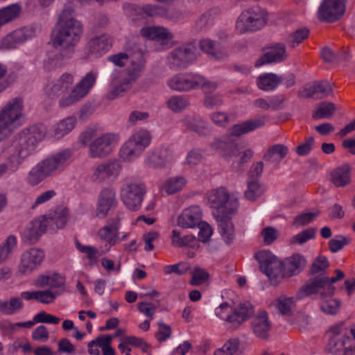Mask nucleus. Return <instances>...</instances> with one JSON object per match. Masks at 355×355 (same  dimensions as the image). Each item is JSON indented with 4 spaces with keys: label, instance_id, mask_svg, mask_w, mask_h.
<instances>
[{
    "label": "nucleus",
    "instance_id": "f257e3e1",
    "mask_svg": "<svg viewBox=\"0 0 355 355\" xmlns=\"http://www.w3.org/2000/svg\"><path fill=\"white\" fill-rule=\"evenodd\" d=\"M73 11L71 5L67 6L62 10L51 36L54 47L66 49L73 46L78 42L82 33V26L74 19Z\"/></svg>",
    "mask_w": 355,
    "mask_h": 355
},
{
    "label": "nucleus",
    "instance_id": "f03ea898",
    "mask_svg": "<svg viewBox=\"0 0 355 355\" xmlns=\"http://www.w3.org/2000/svg\"><path fill=\"white\" fill-rule=\"evenodd\" d=\"M265 119L266 118L264 116H262L233 125L230 129L229 135L222 138L214 139L211 144V148L218 151L225 157L236 156L238 153L239 149L237 148V144L232 137H239L243 134L263 126L265 124Z\"/></svg>",
    "mask_w": 355,
    "mask_h": 355
},
{
    "label": "nucleus",
    "instance_id": "7ed1b4c3",
    "mask_svg": "<svg viewBox=\"0 0 355 355\" xmlns=\"http://www.w3.org/2000/svg\"><path fill=\"white\" fill-rule=\"evenodd\" d=\"M24 103L17 97L9 101L0 110V140L9 137L24 122Z\"/></svg>",
    "mask_w": 355,
    "mask_h": 355
},
{
    "label": "nucleus",
    "instance_id": "20e7f679",
    "mask_svg": "<svg viewBox=\"0 0 355 355\" xmlns=\"http://www.w3.org/2000/svg\"><path fill=\"white\" fill-rule=\"evenodd\" d=\"M210 207L214 210V215H233L239 207L237 198L230 194L225 187H219L211 191L207 194Z\"/></svg>",
    "mask_w": 355,
    "mask_h": 355
},
{
    "label": "nucleus",
    "instance_id": "39448f33",
    "mask_svg": "<svg viewBox=\"0 0 355 355\" xmlns=\"http://www.w3.org/2000/svg\"><path fill=\"white\" fill-rule=\"evenodd\" d=\"M261 270L266 274L272 284H277L286 277L284 263L269 250H263L255 254Z\"/></svg>",
    "mask_w": 355,
    "mask_h": 355
},
{
    "label": "nucleus",
    "instance_id": "423d86ee",
    "mask_svg": "<svg viewBox=\"0 0 355 355\" xmlns=\"http://www.w3.org/2000/svg\"><path fill=\"white\" fill-rule=\"evenodd\" d=\"M266 21V13L260 8H250L241 13L236 24V30L241 34L254 32L261 28Z\"/></svg>",
    "mask_w": 355,
    "mask_h": 355
},
{
    "label": "nucleus",
    "instance_id": "0eeeda50",
    "mask_svg": "<svg viewBox=\"0 0 355 355\" xmlns=\"http://www.w3.org/2000/svg\"><path fill=\"white\" fill-rule=\"evenodd\" d=\"M151 136L148 131L140 130L134 133L121 150V157L128 161L137 157L150 144Z\"/></svg>",
    "mask_w": 355,
    "mask_h": 355
},
{
    "label": "nucleus",
    "instance_id": "6e6552de",
    "mask_svg": "<svg viewBox=\"0 0 355 355\" xmlns=\"http://www.w3.org/2000/svg\"><path fill=\"white\" fill-rule=\"evenodd\" d=\"M197 48L194 42L186 43L175 48L167 57L168 64L171 69H184L197 59Z\"/></svg>",
    "mask_w": 355,
    "mask_h": 355
},
{
    "label": "nucleus",
    "instance_id": "1a4fd4ad",
    "mask_svg": "<svg viewBox=\"0 0 355 355\" xmlns=\"http://www.w3.org/2000/svg\"><path fill=\"white\" fill-rule=\"evenodd\" d=\"M327 279L324 274H320L315 277L309 279L297 292V297L302 299L304 297L318 294L320 299L331 297L330 291L331 288H328Z\"/></svg>",
    "mask_w": 355,
    "mask_h": 355
},
{
    "label": "nucleus",
    "instance_id": "9d476101",
    "mask_svg": "<svg viewBox=\"0 0 355 355\" xmlns=\"http://www.w3.org/2000/svg\"><path fill=\"white\" fill-rule=\"evenodd\" d=\"M347 0H323L318 11L320 20L329 23L340 19L345 12Z\"/></svg>",
    "mask_w": 355,
    "mask_h": 355
},
{
    "label": "nucleus",
    "instance_id": "9b49d317",
    "mask_svg": "<svg viewBox=\"0 0 355 355\" xmlns=\"http://www.w3.org/2000/svg\"><path fill=\"white\" fill-rule=\"evenodd\" d=\"M145 193L143 184L129 183L121 189V199L129 209L135 211L140 207Z\"/></svg>",
    "mask_w": 355,
    "mask_h": 355
},
{
    "label": "nucleus",
    "instance_id": "f8f14e48",
    "mask_svg": "<svg viewBox=\"0 0 355 355\" xmlns=\"http://www.w3.org/2000/svg\"><path fill=\"white\" fill-rule=\"evenodd\" d=\"M300 98H323L333 95V88L327 81H316L311 85H307L298 92Z\"/></svg>",
    "mask_w": 355,
    "mask_h": 355
},
{
    "label": "nucleus",
    "instance_id": "ddd939ff",
    "mask_svg": "<svg viewBox=\"0 0 355 355\" xmlns=\"http://www.w3.org/2000/svg\"><path fill=\"white\" fill-rule=\"evenodd\" d=\"M266 51L256 61L254 65L258 67L273 62H281L288 56L286 45L284 43H275L266 47Z\"/></svg>",
    "mask_w": 355,
    "mask_h": 355
},
{
    "label": "nucleus",
    "instance_id": "4468645a",
    "mask_svg": "<svg viewBox=\"0 0 355 355\" xmlns=\"http://www.w3.org/2000/svg\"><path fill=\"white\" fill-rule=\"evenodd\" d=\"M202 221V211L199 206L184 209L177 218V225L184 229L194 228Z\"/></svg>",
    "mask_w": 355,
    "mask_h": 355
},
{
    "label": "nucleus",
    "instance_id": "2eb2a0df",
    "mask_svg": "<svg viewBox=\"0 0 355 355\" xmlns=\"http://www.w3.org/2000/svg\"><path fill=\"white\" fill-rule=\"evenodd\" d=\"M69 157L70 153L63 151L46 157L39 162L38 164L40 166L46 177H49L62 168Z\"/></svg>",
    "mask_w": 355,
    "mask_h": 355
},
{
    "label": "nucleus",
    "instance_id": "dca6fc26",
    "mask_svg": "<svg viewBox=\"0 0 355 355\" xmlns=\"http://www.w3.org/2000/svg\"><path fill=\"white\" fill-rule=\"evenodd\" d=\"M48 224L49 219L44 216L33 220L31 226L23 233V241L28 245L35 244L42 234L46 232Z\"/></svg>",
    "mask_w": 355,
    "mask_h": 355
},
{
    "label": "nucleus",
    "instance_id": "f3484780",
    "mask_svg": "<svg viewBox=\"0 0 355 355\" xmlns=\"http://www.w3.org/2000/svg\"><path fill=\"white\" fill-rule=\"evenodd\" d=\"M44 257V253L40 249L31 248L25 252L21 257L20 272L23 274L30 273L40 265Z\"/></svg>",
    "mask_w": 355,
    "mask_h": 355
},
{
    "label": "nucleus",
    "instance_id": "a211bd4d",
    "mask_svg": "<svg viewBox=\"0 0 355 355\" xmlns=\"http://www.w3.org/2000/svg\"><path fill=\"white\" fill-rule=\"evenodd\" d=\"M114 137L110 134L103 135L95 139L89 144V155L92 157H103L112 150L111 144Z\"/></svg>",
    "mask_w": 355,
    "mask_h": 355
},
{
    "label": "nucleus",
    "instance_id": "6ab92c4d",
    "mask_svg": "<svg viewBox=\"0 0 355 355\" xmlns=\"http://www.w3.org/2000/svg\"><path fill=\"white\" fill-rule=\"evenodd\" d=\"M251 327L253 334L259 338L267 340L269 337V331L271 329V323L268 320V313L261 311L252 320Z\"/></svg>",
    "mask_w": 355,
    "mask_h": 355
},
{
    "label": "nucleus",
    "instance_id": "aec40b11",
    "mask_svg": "<svg viewBox=\"0 0 355 355\" xmlns=\"http://www.w3.org/2000/svg\"><path fill=\"white\" fill-rule=\"evenodd\" d=\"M37 144L29 137H26L20 132L16 137L15 148L17 162L20 164L25 158L31 155L35 150Z\"/></svg>",
    "mask_w": 355,
    "mask_h": 355
},
{
    "label": "nucleus",
    "instance_id": "412c9836",
    "mask_svg": "<svg viewBox=\"0 0 355 355\" xmlns=\"http://www.w3.org/2000/svg\"><path fill=\"white\" fill-rule=\"evenodd\" d=\"M115 192L110 188L103 189L98 197L96 214L98 216L104 218L107 216L109 210L116 205Z\"/></svg>",
    "mask_w": 355,
    "mask_h": 355
},
{
    "label": "nucleus",
    "instance_id": "4be33fe9",
    "mask_svg": "<svg viewBox=\"0 0 355 355\" xmlns=\"http://www.w3.org/2000/svg\"><path fill=\"white\" fill-rule=\"evenodd\" d=\"M351 166L344 164L330 172L329 181L336 187H345L351 182Z\"/></svg>",
    "mask_w": 355,
    "mask_h": 355
},
{
    "label": "nucleus",
    "instance_id": "5701e85b",
    "mask_svg": "<svg viewBox=\"0 0 355 355\" xmlns=\"http://www.w3.org/2000/svg\"><path fill=\"white\" fill-rule=\"evenodd\" d=\"M232 215L217 214L216 219L218 223L220 234L225 243L230 245L235 239L234 227L230 220Z\"/></svg>",
    "mask_w": 355,
    "mask_h": 355
},
{
    "label": "nucleus",
    "instance_id": "b1692460",
    "mask_svg": "<svg viewBox=\"0 0 355 355\" xmlns=\"http://www.w3.org/2000/svg\"><path fill=\"white\" fill-rule=\"evenodd\" d=\"M120 170L121 165L117 161L105 162L96 166L93 178L101 182L110 177L118 175Z\"/></svg>",
    "mask_w": 355,
    "mask_h": 355
},
{
    "label": "nucleus",
    "instance_id": "393cba45",
    "mask_svg": "<svg viewBox=\"0 0 355 355\" xmlns=\"http://www.w3.org/2000/svg\"><path fill=\"white\" fill-rule=\"evenodd\" d=\"M196 76H191L187 74H181L173 77L168 81V86L177 91H188L196 89Z\"/></svg>",
    "mask_w": 355,
    "mask_h": 355
},
{
    "label": "nucleus",
    "instance_id": "a878e982",
    "mask_svg": "<svg viewBox=\"0 0 355 355\" xmlns=\"http://www.w3.org/2000/svg\"><path fill=\"white\" fill-rule=\"evenodd\" d=\"M28 28H23L6 35L1 42V48L10 49L17 47L18 44L24 42L30 37L28 34Z\"/></svg>",
    "mask_w": 355,
    "mask_h": 355
},
{
    "label": "nucleus",
    "instance_id": "bb28decb",
    "mask_svg": "<svg viewBox=\"0 0 355 355\" xmlns=\"http://www.w3.org/2000/svg\"><path fill=\"white\" fill-rule=\"evenodd\" d=\"M284 263L286 277H290L299 274L305 267L306 261L303 256L296 254L286 259Z\"/></svg>",
    "mask_w": 355,
    "mask_h": 355
},
{
    "label": "nucleus",
    "instance_id": "cd10ccee",
    "mask_svg": "<svg viewBox=\"0 0 355 355\" xmlns=\"http://www.w3.org/2000/svg\"><path fill=\"white\" fill-rule=\"evenodd\" d=\"M140 34L146 39L157 41L171 40L173 37L166 28L160 26L143 28Z\"/></svg>",
    "mask_w": 355,
    "mask_h": 355
},
{
    "label": "nucleus",
    "instance_id": "c85d7f7f",
    "mask_svg": "<svg viewBox=\"0 0 355 355\" xmlns=\"http://www.w3.org/2000/svg\"><path fill=\"white\" fill-rule=\"evenodd\" d=\"M288 153L286 146L278 144L270 146L263 156V159L270 163L279 164L281 160L285 158Z\"/></svg>",
    "mask_w": 355,
    "mask_h": 355
},
{
    "label": "nucleus",
    "instance_id": "c756f323",
    "mask_svg": "<svg viewBox=\"0 0 355 355\" xmlns=\"http://www.w3.org/2000/svg\"><path fill=\"white\" fill-rule=\"evenodd\" d=\"M169 155L167 147L159 146L155 148L147 157L146 164L152 167H161L165 165Z\"/></svg>",
    "mask_w": 355,
    "mask_h": 355
},
{
    "label": "nucleus",
    "instance_id": "7c9ffc66",
    "mask_svg": "<svg viewBox=\"0 0 355 355\" xmlns=\"http://www.w3.org/2000/svg\"><path fill=\"white\" fill-rule=\"evenodd\" d=\"M283 78L273 73H266L259 76L257 80L258 87L263 91L275 89L282 83Z\"/></svg>",
    "mask_w": 355,
    "mask_h": 355
},
{
    "label": "nucleus",
    "instance_id": "2f4dec72",
    "mask_svg": "<svg viewBox=\"0 0 355 355\" xmlns=\"http://www.w3.org/2000/svg\"><path fill=\"white\" fill-rule=\"evenodd\" d=\"M349 337L342 338L331 336L327 344L326 350L329 355H345L346 349V342L350 341Z\"/></svg>",
    "mask_w": 355,
    "mask_h": 355
},
{
    "label": "nucleus",
    "instance_id": "473e14b6",
    "mask_svg": "<svg viewBox=\"0 0 355 355\" xmlns=\"http://www.w3.org/2000/svg\"><path fill=\"white\" fill-rule=\"evenodd\" d=\"M38 287L60 288L64 285V279L57 273L40 275L35 282Z\"/></svg>",
    "mask_w": 355,
    "mask_h": 355
},
{
    "label": "nucleus",
    "instance_id": "72a5a7b5",
    "mask_svg": "<svg viewBox=\"0 0 355 355\" xmlns=\"http://www.w3.org/2000/svg\"><path fill=\"white\" fill-rule=\"evenodd\" d=\"M98 235L102 241L106 242L104 247L101 248V254H105L108 252L112 246L118 241V232L104 226L99 230Z\"/></svg>",
    "mask_w": 355,
    "mask_h": 355
},
{
    "label": "nucleus",
    "instance_id": "f704fd0d",
    "mask_svg": "<svg viewBox=\"0 0 355 355\" xmlns=\"http://www.w3.org/2000/svg\"><path fill=\"white\" fill-rule=\"evenodd\" d=\"M21 11L18 4H12L0 9V28L17 18Z\"/></svg>",
    "mask_w": 355,
    "mask_h": 355
},
{
    "label": "nucleus",
    "instance_id": "c9c22d12",
    "mask_svg": "<svg viewBox=\"0 0 355 355\" xmlns=\"http://www.w3.org/2000/svg\"><path fill=\"white\" fill-rule=\"evenodd\" d=\"M196 242V237L192 234L181 236L180 231L173 230L171 235V244L176 248H193Z\"/></svg>",
    "mask_w": 355,
    "mask_h": 355
},
{
    "label": "nucleus",
    "instance_id": "e433bc0d",
    "mask_svg": "<svg viewBox=\"0 0 355 355\" xmlns=\"http://www.w3.org/2000/svg\"><path fill=\"white\" fill-rule=\"evenodd\" d=\"M96 81V75L89 72L83 78L81 81L73 88V92L78 97H84Z\"/></svg>",
    "mask_w": 355,
    "mask_h": 355
},
{
    "label": "nucleus",
    "instance_id": "4c0bfd02",
    "mask_svg": "<svg viewBox=\"0 0 355 355\" xmlns=\"http://www.w3.org/2000/svg\"><path fill=\"white\" fill-rule=\"evenodd\" d=\"M200 46L202 51L210 54L215 59H222L227 55L220 50L219 44L213 40H202L200 41Z\"/></svg>",
    "mask_w": 355,
    "mask_h": 355
},
{
    "label": "nucleus",
    "instance_id": "58836bf2",
    "mask_svg": "<svg viewBox=\"0 0 355 355\" xmlns=\"http://www.w3.org/2000/svg\"><path fill=\"white\" fill-rule=\"evenodd\" d=\"M136 78L130 75L127 78H124L119 85H116L107 94V98L113 100L120 96L122 93L128 91L135 82Z\"/></svg>",
    "mask_w": 355,
    "mask_h": 355
},
{
    "label": "nucleus",
    "instance_id": "ea45409f",
    "mask_svg": "<svg viewBox=\"0 0 355 355\" xmlns=\"http://www.w3.org/2000/svg\"><path fill=\"white\" fill-rule=\"evenodd\" d=\"M73 83L72 75L63 74L52 86L51 92L55 95H61L67 92Z\"/></svg>",
    "mask_w": 355,
    "mask_h": 355
},
{
    "label": "nucleus",
    "instance_id": "a19ab883",
    "mask_svg": "<svg viewBox=\"0 0 355 355\" xmlns=\"http://www.w3.org/2000/svg\"><path fill=\"white\" fill-rule=\"evenodd\" d=\"M275 306L281 315L290 316L295 307V302L293 297L281 295L275 300Z\"/></svg>",
    "mask_w": 355,
    "mask_h": 355
},
{
    "label": "nucleus",
    "instance_id": "79ce46f5",
    "mask_svg": "<svg viewBox=\"0 0 355 355\" xmlns=\"http://www.w3.org/2000/svg\"><path fill=\"white\" fill-rule=\"evenodd\" d=\"M336 110L335 105L331 102H321L318 108L313 113V118L318 119H329L331 118Z\"/></svg>",
    "mask_w": 355,
    "mask_h": 355
},
{
    "label": "nucleus",
    "instance_id": "37998d69",
    "mask_svg": "<svg viewBox=\"0 0 355 355\" xmlns=\"http://www.w3.org/2000/svg\"><path fill=\"white\" fill-rule=\"evenodd\" d=\"M111 46V42L106 35H101L91 40L89 42V47L92 53L103 52Z\"/></svg>",
    "mask_w": 355,
    "mask_h": 355
},
{
    "label": "nucleus",
    "instance_id": "c03bdc74",
    "mask_svg": "<svg viewBox=\"0 0 355 355\" xmlns=\"http://www.w3.org/2000/svg\"><path fill=\"white\" fill-rule=\"evenodd\" d=\"M26 137L37 144L46 135V128L42 125H34L21 132Z\"/></svg>",
    "mask_w": 355,
    "mask_h": 355
},
{
    "label": "nucleus",
    "instance_id": "a18cd8bd",
    "mask_svg": "<svg viewBox=\"0 0 355 355\" xmlns=\"http://www.w3.org/2000/svg\"><path fill=\"white\" fill-rule=\"evenodd\" d=\"M186 180L182 177H173L168 179L162 185L164 189L168 194H173L180 191L185 185Z\"/></svg>",
    "mask_w": 355,
    "mask_h": 355
},
{
    "label": "nucleus",
    "instance_id": "49530a36",
    "mask_svg": "<svg viewBox=\"0 0 355 355\" xmlns=\"http://www.w3.org/2000/svg\"><path fill=\"white\" fill-rule=\"evenodd\" d=\"M187 129L196 132L200 135H205L208 132V127L205 121L200 118H190L186 120Z\"/></svg>",
    "mask_w": 355,
    "mask_h": 355
},
{
    "label": "nucleus",
    "instance_id": "de8ad7c7",
    "mask_svg": "<svg viewBox=\"0 0 355 355\" xmlns=\"http://www.w3.org/2000/svg\"><path fill=\"white\" fill-rule=\"evenodd\" d=\"M76 118L67 117L60 121L55 128V135L58 137H62L70 132L75 126Z\"/></svg>",
    "mask_w": 355,
    "mask_h": 355
},
{
    "label": "nucleus",
    "instance_id": "09e8293b",
    "mask_svg": "<svg viewBox=\"0 0 355 355\" xmlns=\"http://www.w3.org/2000/svg\"><path fill=\"white\" fill-rule=\"evenodd\" d=\"M217 87V83L211 81L203 76H196V89H201L205 96L214 94Z\"/></svg>",
    "mask_w": 355,
    "mask_h": 355
},
{
    "label": "nucleus",
    "instance_id": "8fccbe9b",
    "mask_svg": "<svg viewBox=\"0 0 355 355\" xmlns=\"http://www.w3.org/2000/svg\"><path fill=\"white\" fill-rule=\"evenodd\" d=\"M329 267V262L325 257H318L315 258L309 270L311 275L324 274Z\"/></svg>",
    "mask_w": 355,
    "mask_h": 355
},
{
    "label": "nucleus",
    "instance_id": "3c124183",
    "mask_svg": "<svg viewBox=\"0 0 355 355\" xmlns=\"http://www.w3.org/2000/svg\"><path fill=\"white\" fill-rule=\"evenodd\" d=\"M309 31L306 28H300L291 33L288 37V43L291 48H295L309 36Z\"/></svg>",
    "mask_w": 355,
    "mask_h": 355
},
{
    "label": "nucleus",
    "instance_id": "603ef678",
    "mask_svg": "<svg viewBox=\"0 0 355 355\" xmlns=\"http://www.w3.org/2000/svg\"><path fill=\"white\" fill-rule=\"evenodd\" d=\"M16 244L17 240L15 236L10 235L6 239L5 242L0 245V264L6 260L8 254L15 247Z\"/></svg>",
    "mask_w": 355,
    "mask_h": 355
},
{
    "label": "nucleus",
    "instance_id": "864d4df0",
    "mask_svg": "<svg viewBox=\"0 0 355 355\" xmlns=\"http://www.w3.org/2000/svg\"><path fill=\"white\" fill-rule=\"evenodd\" d=\"M321 300L320 309L324 313L331 315L336 313L340 305V302L338 300L328 297L321 299Z\"/></svg>",
    "mask_w": 355,
    "mask_h": 355
},
{
    "label": "nucleus",
    "instance_id": "5fc2aeb1",
    "mask_svg": "<svg viewBox=\"0 0 355 355\" xmlns=\"http://www.w3.org/2000/svg\"><path fill=\"white\" fill-rule=\"evenodd\" d=\"M46 177L40 166L37 164L28 173L27 182L32 186H35L44 180Z\"/></svg>",
    "mask_w": 355,
    "mask_h": 355
},
{
    "label": "nucleus",
    "instance_id": "6e6d98bb",
    "mask_svg": "<svg viewBox=\"0 0 355 355\" xmlns=\"http://www.w3.org/2000/svg\"><path fill=\"white\" fill-rule=\"evenodd\" d=\"M261 194L262 191L257 181L252 180L248 182V189L245 192V197L247 200L254 201Z\"/></svg>",
    "mask_w": 355,
    "mask_h": 355
},
{
    "label": "nucleus",
    "instance_id": "4d7b16f0",
    "mask_svg": "<svg viewBox=\"0 0 355 355\" xmlns=\"http://www.w3.org/2000/svg\"><path fill=\"white\" fill-rule=\"evenodd\" d=\"M209 277V273L200 267H196L192 272V277L190 284L192 286H200L208 280Z\"/></svg>",
    "mask_w": 355,
    "mask_h": 355
},
{
    "label": "nucleus",
    "instance_id": "13d9d810",
    "mask_svg": "<svg viewBox=\"0 0 355 355\" xmlns=\"http://www.w3.org/2000/svg\"><path fill=\"white\" fill-rule=\"evenodd\" d=\"M167 105L170 110L178 112L186 108L189 105V102L182 96H173L167 101Z\"/></svg>",
    "mask_w": 355,
    "mask_h": 355
},
{
    "label": "nucleus",
    "instance_id": "bf43d9fd",
    "mask_svg": "<svg viewBox=\"0 0 355 355\" xmlns=\"http://www.w3.org/2000/svg\"><path fill=\"white\" fill-rule=\"evenodd\" d=\"M320 211L302 213L295 217L293 225L294 226H304L312 222L318 215Z\"/></svg>",
    "mask_w": 355,
    "mask_h": 355
},
{
    "label": "nucleus",
    "instance_id": "052dcab7",
    "mask_svg": "<svg viewBox=\"0 0 355 355\" xmlns=\"http://www.w3.org/2000/svg\"><path fill=\"white\" fill-rule=\"evenodd\" d=\"M315 229L313 227L307 228L300 233L293 236L291 241V243L303 244L307 241L313 239L315 234Z\"/></svg>",
    "mask_w": 355,
    "mask_h": 355
},
{
    "label": "nucleus",
    "instance_id": "680f3d73",
    "mask_svg": "<svg viewBox=\"0 0 355 355\" xmlns=\"http://www.w3.org/2000/svg\"><path fill=\"white\" fill-rule=\"evenodd\" d=\"M69 216V209L66 207L58 208L55 211V215L53 218H51V220H55V225L57 227L62 228L63 227L67 221Z\"/></svg>",
    "mask_w": 355,
    "mask_h": 355
},
{
    "label": "nucleus",
    "instance_id": "e2e57ef3",
    "mask_svg": "<svg viewBox=\"0 0 355 355\" xmlns=\"http://www.w3.org/2000/svg\"><path fill=\"white\" fill-rule=\"evenodd\" d=\"M261 234L264 244L270 245L278 238L279 232L275 227H266L261 230Z\"/></svg>",
    "mask_w": 355,
    "mask_h": 355
},
{
    "label": "nucleus",
    "instance_id": "0e129e2a",
    "mask_svg": "<svg viewBox=\"0 0 355 355\" xmlns=\"http://www.w3.org/2000/svg\"><path fill=\"white\" fill-rule=\"evenodd\" d=\"M202 159L203 153L202 150L193 148L187 153L185 163L190 166H193L198 165Z\"/></svg>",
    "mask_w": 355,
    "mask_h": 355
},
{
    "label": "nucleus",
    "instance_id": "69168bd1",
    "mask_svg": "<svg viewBox=\"0 0 355 355\" xmlns=\"http://www.w3.org/2000/svg\"><path fill=\"white\" fill-rule=\"evenodd\" d=\"M225 321L230 324L232 329H236L241 327L246 320L243 318L242 314H239L234 309L232 313L226 318Z\"/></svg>",
    "mask_w": 355,
    "mask_h": 355
},
{
    "label": "nucleus",
    "instance_id": "338daca9",
    "mask_svg": "<svg viewBox=\"0 0 355 355\" xmlns=\"http://www.w3.org/2000/svg\"><path fill=\"white\" fill-rule=\"evenodd\" d=\"M112 336L110 335L107 336H102L98 337L96 340H93L88 343V352L90 354H94L95 351L92 349V347H93L95 344H97L101 349L103 347H107L110 345L112 342Z\"/></svg>",
    "mask_w": 355,
    "mask_h": 355
},
{
    "label": "nucleus",
    "instance_id": "774afa93",
    "mask_svg": "<svg viewBox=\"0 0 355 355\" xmlns=\"http://www.w3.org/2000/svg\"><path fill=\"white\" fill-rule=\"evenodd\" d=\"M349 242V239L342 235L336 236L329 241V248L331 252H336Z\"/></svg>",
    "mask_w": 355,
    "mask_h": 355
}]
</instances>
